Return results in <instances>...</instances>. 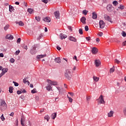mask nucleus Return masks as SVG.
<instances>
[{"label": "nucleus", "mask_w": 126, "mask_h": 126, "mask_svg": "<svg viewBox=\"0 0 126 126\" xmlns=\"http://www.w3.org/2000/svg\"><path fill=\"white\" fill-rule=\"evenodd\" d=\"M9 10L10 12H12V11H13V10H14V7H13V6L9 5Z\"/></svg>", "instance_id": "obj_24"}, {"label": "nucleus", "mask_w": 126, "mask_h": 126, "mask_svg": "<svg viewBox=\"0 0 126 126\" xmlns=\"http://www.w3.org/2000/svg\"><path fill=\"white\" fill-rule=\"evenodd\" d=\"M47 55L44 54V55H37L36 56V58L37 60H40V59H42V58H45Z\"/></svg>", "instance_id": "obj_18"}, {"label": "nucleus", "mask_w": 126, "mask_h": 126, "mask_svg": "<svg viewBox=\"0 0 126 126\" xmlns=\"http://www.w3.org/2000/svg\"><path fill=\"white\" fill-rule=\"evenodd\" d=\"M91 38V37H90V36L86 37V39L87 41H90Z\"/></svg>", "instance_id": "obj_51"}, {"label": "nucleus", "mask_w": 126, "mask_h": 126, "mask_svg": "<svg viewBox=\"0 0 126 126\" xmlns=\"http://www.w3.org/2000/svg\"><path fill=\"white\" fill-rule=\"evenodd\" d=\"M73 70H76V66H74L73 67Z\"/></svg>", "instance_id": "obj_64"}, {"label": "nucleus", "mask_w": 126, "mask_h": 126, "mask_svg": "<svg viewBox=\"0 0 126 126\" xmlns=\"http://www.w3.org/2000/svg\"><path fill=\"white\" fill-rule=\"evenodd\" d=\"M15 3V4H17V5H19V2L18 1H16Z\"/></svg>", "instance_id": "obj_63"}, {"label": "nucleus", "mask_w": 126, "mask_h": 126, "mask_svg": "<svg viewBox=\"0 0 126 126\" xmlns=\"http://www.w3.org/2000/svg\"><path fill=\"white\" fill-rule=\"evenodd\" d=\"M9 93H13V87H9Z\"/></svg>", "instance_id": "obj_28"}, {"label": "nucleus", "mask_w": 126, "mask_h": 126, "mask_svg": "<svg viewBox=\"0 0 126 126\" xmlns=\"http://www.w3.org/2000/svg\"><path fill=\"white\" fill-rule=\"evenodd\" d=\"M99 27L101 29H103L105 27V23L103 20L99 21Z\"/></svg>", "instance_id": "obj_9"}, {"label": "nucleus", "mask_w": 126, "mask_h": 126, "mask_svg": "<svg viewBox=\"0 0 126 126\" xmlns=\"http://www.w3.org/2000/svg\"><path fill=\"white\" fill-rule=\"evenodd\" d=\"M60 37L61 39L63 40V39H65V38H67V36L63 33H61Z\"/></svg>", "instance_id": "obj_21"}, {"label": "nucleus", "mask_w": 126, "mask_h": 126, "mask_svg": "<svg viewBox=\"0 0 126 126\" xmlns=\"http://www.w3.org/2000/svg\"><path fill=\"white\" fill-rule=\"evenodd\" d=\"M21 91H22V93H27V91H26V90H23V91H22V90H21Z\"/></svg>", "instance_id": "obj_54"}, {"label": "nucleus", "mask_w": 126, "mask_h": 126, "mask_svg": "<svg viewBox=\"0 0 126 126\" xmlns=\"http://www.w3.org/2000/svg\"><path fill=\"white\" fill-rule=\"evenodd\" d=\"M119 8H120V9H124V8H125V6L123 5H120Z\"/></svg>", "instance_id": "obj_45"}, {"label": "nucleus", "mask_w": 126, "mask_h": 126, "mask_svg": "<svg viewBox=\"0 0 126 126\" xmlns=\"http://www.w3.org/2000/svg\"><path fill=\"white\" fill-rule=\"evenodd\" d=\"M79 34H80L81 35H82V34H83V32L82 31V29H80L79 30Z\"/></svg>", "instance_id": "obj_41"}, {"label": "nucleus", "mask_w": 126, "mask_h": 126, "mask_svg": "<svg viewBox=\"0 0 126 126\" xmlns=\"http://www.w3.org/2000/svg\"><path fill=\"white\" fill-rule=\"evenodd\" d=\"M42 2H44V3H48V0H41Z\"/></svg>", "instance_id": "obj_50"}, {"label": "nucleus", "mask_w": 126, "mask_h": 126, "mask_svg": "<svg viewBox=\"0 0 126 126\" xmlns=\"http://www.w3.org/2000/svg\"><path fill=\"white\" fill-rule=\"evenodd\" d=\"M55 63H61L62 60H61V58L58 57L56 58L55 59Z\"/></svg>", "instance_id": "obj_19"}, {"label": "nucleus", "mask_w": 126, "mask_h": 126, "mask_svg": "<svg viewBox=\"0 0 126 126\" xmlns=\"http://www.w3.org/2000/svg\"><path fill=\"white\" fill-rule=\"evenodd\" d=\"M10 62L11 63H14V62H15V60H14V59L12 58L10 60Z\"/></svg>", "instance_id": "obj_48"}, {"label": "nucleus", "mask_w": 126, "mask_h": 126, "mask_svg": "<svg viewBox=\"0 0 126 126\" xmlns=\"http://www.w3.org/2000/svg\"><path fill=\"white\" fill-rule=\"evenodd\" d=\"M24 49H25V50H27L28 48H27V46L25 45L24 46H23Z\"/></svg>", "instance_id": "obj_62"}, {"label": "nucleus", "mask_w": 126, "mask_h": 126, "mask_svg": "<svg viewBox=\"0 0 126 126\" xmlns=\"http://www.w3.org/2000/svg\"><path fill=\"white\" fill-rule=\"evenodd\" d=\"M57 50H58V51H60V50L62 49L61 47H60L59 46H57Z\"/></svg>", "instance_id": "obj_60"}, {"label": "nucleus", "mask_w": 126, "mask_h": 126, "mask_svg": "<svg viewBox=\"0 0 126 126\" xmlns=\"http://www.w3.org/2000/svg\"><path fill=\"white\" fill-rule=\"evenodd\" d=\"M16 24H18L19 26H24V23L22 21L15 22Z\"/></svg>", "instance_id": "obj_20"}, {"label": "nucleus", "mask_w": 126, "mask_h": 126, "mask_svg": "<svg viewBox=\"0 0 126 126\" xmlns=\"http://www.w3.org/2000/svg\"><path fill=\"white\" fill-rule=\"evenodd\" d=\"M54 15L57 19H60V12L59 11L55 12Z\"/></svg>", "instance_id": "obj_13"}, {"label": "nucleus", "mask_w": 126, "mask_h": 126, "mask_svg": "<svg viewBox=\"0 0 126 126\" xmlns=\"http://www.w3.org/2000/svg\"><path fill=\"white\" fill-rule=\"evenodd\" d=\"M73 59L76 60V61H77V57H76V56H74Z\"/></svg>", "instance_id": "obj_61"}, {"label": "nucleus", "mask_w": 126, "mask_h": 126, "mask_svg": "<svg viewBox=\"0 0 126 126\" xmlns=\"http://www.w3.org/2000/svg\"><path fill=\"white\" fill-rule=\"evenodd\" d=\"M67 98H68V100H69V101L70 102V103H72V98L69 96H68V95H67Z\"/></svg>", "instance_id": "obj_36"}, {"label": "nucleus", "mask_w": 126, "mask_h": 126, "mask_svg": "<svg viewBox=\"0 0 126 126\" xmlns=\"http://www.w3.org/2000/svg\"><path fill=\"white\" fill-rule=\"evenodd\" d=\"M122 46H126V41H125L122 43Z\"/></svg>", "instance_id": "obj_55"}, {"label": "nucleus", "mask_w": 126, "mask_h": 126, "mask_svg": "<svg viewBox=\"0 0 126 126\" xmlns=\"http://www.w3.org/2000/svg\"><path fill=\"white\" fill-rule=\"evenodd\" d=\"M46 88L47 91H53V90H52V85L50 83H48L47 86L46 87Z\"/></svg>", "instance_id": "obj_12"}, {"label": "nucleus", "mask_w": 126, "mask_h": 126, "mask_svg": "<svg viewBox=\"0 0 126 126\" xmlns=\"http://www.w3.org/2000/svg\"><path fill=\"white\" fill-rule=\"evenodd\" d=\"M47 82H48L49 84H51V86H52V85L58 86V82H57V81H52L51 80H47Z\"/></svg>", "instance_id": "obj_7"}, {"label": "nucleus", "mask_w": 126, "mask_h": 126, "mask_svg": "<svg viewBox=\"0 0 126 126\" xmlns=\"http://www.w3.org/2000/svg\"><path fill=\"white\" fill-rule=\"evenodd\" d=\"M0 119L2 122H3L4 120H5V118H4V116H3V114H2V115L0 116Z\"/></svg>", "instance_id": "obj_37"}, {"label": "nucleus", "mask_w": 126, "mask_h": 126, "mask_svg": "<svg viewBox=\"0 0 126 126\" xmlns=\"http://www.w3.org/2000/svg\"><path fill=\"white\" fill-rule=\"evenodd\" d=\"M69 40L70 41H72V42H76V41H77L76 38H74L73 36H69Z\"/></svg>", "instance_id": "obj_23"}, {"label": "nucleus", "mask_w": 126, "mask_h": 126, "mask_svg": "<svg viewBox=\"0 0 126 126\" xmlns=\"http://www.w3.org/2000/svg\"><path fill=\"white\" fill-rule=\"evenodd\" d=\"M42 37H43V33H40L37 37V40H40V39H42Z\"/></svg>", "instance_id": "obj_34"}, {"label": "nucleus", "mask_w": 126, "mask_h": 126, "mask_svg": "<svg viewBox=\"0 0 126 126\" xmlns=\"http://www.w3.org/2000/svg\"><path fill=\"white\" fill-rule=\"evenodd\" d=\"M113 4L114 5V6H116V5L119 4V2H118L117 0H114L113 1Z\"/></svg>", "instance_id": "obj_32"}, {"label": "nucleus", "mask_w": 126, "mask_h": 126, "mask_svg": "<svg viewBox=\"0 0 126 126\" xmlns=\"http://www.w3.org/2000/svg\"><path fill=\"white\" fill-rule=\"evenodd\" d=\"M44 119L46 120L47 122H49V120H50V116L49 115H46L44 117Z\"/></svg>", "instance_id": "obj_31"}, {"label": "nucleus", "mask_w": 126, "mask_h": 126, "mask_svg": "<svg viewBox=\"0 0 126 126\" xmlns=\"http://www.w3.org/2000/svg\"><path fill=\"white\" fill-rule=\"evenodd\" d=\"M14 115V113L13 112H11V114L9 115V116H10L11 117H13Z\"/></svg>", "instance_id": "obj_57"}, {"label": "nucleus", "mask_w": 126, "mask_h": 126, "mask_svg": "<svg viewBox=\"0 0 126 126\" xmlns=\"http://www.w3.org/2000/svg\"><path fill=\"white\" fill-rule=\"evenodd\" d=\"M33 10L32 8H28V12H29L30 14H32V13H33Z\"/></svg>", "instance_id": "obj_29"}, {"label": "nucleus", "mask_w": 126, "mask_h": 126, "mask_svg": "<svg viewBox=\"0 0 126 126\" xmlns=\"http://www.w3.org/2000/svg\"><path fill=\"white\" fill-rule=\"evenodd\" d=\"M51 117L52 120H55L57 118V113H52Z\"/></svg>", "instance_id": "obj_22"}, {"label": "nucleus", "mask_w": 126, "mask_h": 126, "mask_svg": "<svg viewBox=\"0 0 126 126\" xmlns=\"http://www.w3.org/2000/svg\"><path fill=\"white\" fill-rule=\"evenodd\" d=\"M37 48H38V45H34L32 46V49L30 51L31 55H35L37 53V51L36 50Z\"/></svg>", "instance_id": "obj_2"}, {"label": "nucleus", "mask_w": 126, "mask_h": 126, "mask_svg": "<svg viewBox=\"0 0 126 126\" xmlns=\"http://www.w3.org/2000/svg\"><path fill=\"white\" fill-rule=\"evenodd\" d=\"M8 71V69L7 68H4L2 69V72L0 74V78H1V77L3 76L4 74H5L6 72H7Z\"/></svg>", "instance_id": "obj_4"}, {"label": "nucleus", "mask_w": 126, "mask_h": 126, "mask_svg": "<svg viewBox=\"0 0 126 126\" xmlns=\"http://www.w3.org/2000/svg\"><path fill=\"white\" fill-rule=\"evenodd\" d=\"M13 83H14V86H16V87H17V86H18V85H19L18 83L14 82V81H13Z\"/></svg>", "instance_id": "obj_42"}, {"label": "nucleus", "mask_w": 126, "mask_h": 126, "mask_svg": "<svg viewBox=\"0 0 126 126\" xmlns=\"http://www.w3.org/2000/svg\"><path fill=\"white\" fill-rule=\"evenodd\" d=\"M98 36L99 37H102L103 36V32H99L98 34H97Z\"/></svg>", "instance_id": "obj_43"}, {"label": "nucleus", "mask_w": 126, "mask_h": 126, "mask_svg": "<svg viewBox=\"0 0 126 126\" xmlns=\"http://www.w3.org/2000/svg\"><path fill=\"white\" fill-rule=\"evenodd\" d=\"M23 82L25 84H28V85H29V84H30V82H29V81L26 80V78H24L23 79Z\"/></svg>", "instance_id": "obj_26"}, {"label": "nucleus", "mask_w": 126, "mask_h": 126, "mask_svg": "<svg viewBox=\"0 0 126 126\" xmlns=\"http://www.w3.org/2000/svg\"><path fill=\"white\" fill-rule=\"evenodd\" d=\"M98 99L99 100L100 104H105V100H104V98H103V95H101Z\"/></svg>", "instance_id": "obj_11"}, {"label": "nucleus", "mask_w": 126, "mask_h": 126, "mask_svg": "<svg viewBox=\"0 0 126 126\" xmlns=\"http://www.w3.org/2000/svg\"><path fill=\"white\" fill-rule=\"evenodd\" d=\"M8 28H9V25H7L4 27V30H5V31H6L7 29H8Z\"/></svg>", "instance_id": "obj_35"}, {"label": "nucleus", "mask_w": 126, "mask_h": 126, "mask_svg": "<svg viewBox=\"0 0 126 126\" xmlns=\"http://www.w3.org/2000/svg\"><path fill=\"white\" fill-rule=\"evenodd\" d=\"M35 20H36L37 21L39 22L41 20V17H40L39 16L38 17L36 16Z\"/></svg>", "instance_id": "obj_38"}, {"label": "nucleus", "mask_w": 126, "mask_h": 126, "mask_svg": "<svg viewBox=\"0 0 126 126\" xmlns=\"http://www.w3.org/2000/svg\"><path fill=\"white\" fill-rule=\"evenodd\" d=\"M80 21L83 24H86V18L85 17H82L80 19Z\"/></svg>", "instance_id": "obj_15"}, {"label": "nucleus", "mask_w": 126, "mask_h": 126, "mask_svg": "<svg viewBox=\"0 0 126 126\" xmlns=\"http://www.w3.org/2000/svg\"><path fill=\"white\" fill-rule=\"evenodd\" d=\"M114 114V111H111L109 113H108V116L109 117H113Z\"/></svg>", "instance_id": "obj_27"}, {"label": "nucleus", "mask_w": 126, "mask_h": 126, "mask_svg": "<svg viewBox=\"0 0 126 126\" xmlns=\"http://www.w3.org/2000/svg\"><path fill=\"white\" fill-rule=\"evenodd\" d=\"M107 11L109 12H112L113 11V9H114V7L111 4L107 5L106 7Z\"/></svg>", "instance_id": "obj_6"}, {"label": "nucleus", "mask_w": 126, "mask_h": 126, "mask_svg": "<svg viewBox=\"0 0 126 126\" xmlns=\"http://www.w3.org/2000/svg\"><path fill=\"white\" fill-rule=\"evenodd\" d=\"M122 36H123V37H126V32H122Z\"/></svg>", "instance_id": "obj_49"}, {"label": "nucleus", "mask_w": 126, "mask_h": 126, "mask_svg": "<svg viewBox=\"0 0 126 126\" xmlns=\"http://www.w3.org/2000/svg\"><path fill=\"white\" fill-rule=\"evenodd\" d=\"M96 42H97V43H99L100 42V39L97 38L96 39Z\"/></svg>", "instance_id": "obj_58"}, {"label": "nucleus", "mask_w": 126, "mask_h": 126, "mask_svg": "<svg viewBox=\"0 0 126 126\" xmlns=\"http://www.w3.org/2000/svg\"><path fill=\"white\" fill-rule=\"evenodd\" d=\"M5 38L8 40H13L14 37H13V35H11L10 34H8L5 36Z\"/></svg>", "instance_id": "obj_8"}, {"label": "nucleus", "mask_w": 126, "mask_h": 126, "mask_svg": "<svg viewBox=\"0 0 126 126\" xmlns=\"http://www.w3.org/2000/svg\"><path fill=\"white\" fill-rule=\"evenodd\" d=\"M65 76L66 77L67 79L70 80L71 79V72L69 69H67L65 72Z\"/></svg>", "instance_id": "obj_3"}, {"label": "nucleus", "mask_w": 126, "mask_h": 126, "mask_svg": "<svg viewBox=\"0 0 126 126\" xmlns=\"http://www.w3.org/2000/svg\"><path fill=\"white\" fill-rule=\"evenodd\" d=\"M92 52L93 54H97L98 53V49L95 47H94L92 48Z\"/></svg>", "instance_id": "obj_16"}, {"label": "nucleus", "mask_w": 126, "mask_h": 126, "mask_svg": "<svg viewBox=\"0 0 126 126\" xmlns=\"http://www.w3.org/2000/svg\"><path fill=\"white\" fill-rule=\"evenodd\" d=\"M17 93L18 95H20V94H21V93H22V92L21 91H17Z\"/></svg>", "instance_id": "obj_52"}, {"label": "nucleus", "mask_w": 126, "mask_h": 126, "mask_svg": "<svg viewBox=\"0 0 126 126\" xmlns=\"http://www.w3.org/2000/svg\"><path fill=\"white\" fill-rule=\"evenodd\" d=\"M82 13L83 14H84V15H87V13H88V11L86 10H84L82 11Z\"/></svg>", "instance_id": "obj_33"}, {"label": "nucleus", "mask_w": 126, "mask_h": 126, "mask_svg": "<svg viewBox=\"0 0 126 126\" xmlns=\"http://www.w3.org/2000/svg\"><path fill=\"white\" fill-rule=\"evenodd\" d=\"M85 31H88V30H89V28H88V26H86L85 27Z\"/></svg>", "instance_id": "obj_46"}, {"label": "nucleus", "mask_w": 126, "mask_h": 126, "mask_svg": "<svg viewBox=\"0 0 126 126\" xmlns=\"http://www.w3.org/2000/svg\"><path fill=\"white\" fill-rule=\"evenodd\" d=\"M93 19H96L97 18V14L95 12H93Z\"/></svg>", "instance_id": "obj_25"}, {"label": "nucleus", "mask_w": 126, "mask_h": 126, "mask_svg": "<svg viewBox=\"0 0 126 126\" xmlns=\"http://www.w3.org/2000/svg\"><path fill=\"white\" fill-rule=\"evenodd\" d=\"M68 94H70V95H71V96H73V95H74V94H73V93H71V92H69L68 93Z\"/></svg>", "instance_id": "obj_56"}, {"label": "nucleus", "mask_w": 126, "mask_h": 126, "mask_svg": "<svg viewBox=\"0 0 126 126\" xmlns=\"http://www.w3.org/2000/svg\"><path fill=\"white\" fill-rule=\"evenodd\" d=\"M114 71H115V68H110V73H113V72H114Z\"/></svg>", "instance_id": "obj_40"}, {"label": "nucleus", "mask_w": 126, "mask_h": 126, "mask_svg": "<svg viewBox=\"0 0 126 126\" xmlns=\"http://www.w3.org/2000/svg\"><path fill=\"white\" fill-rule=\"evenodd\" d=\"M94 63L95 64V66L98 67V66H99L100 64H101V62L100 60H96L94 62Z\"/></svg>", "instance_id": "obj_14"}, {"label": "nucleus", "mask_w": 126, "mask_h": 126, "mask_svg": "<svg viewBox=\"0 0 126 126\" xmlns=\"http://www.w3.org/2000/svg\"><path fill=\"white\" fill-rule=\"evenodd\" d=\"M104 18L105 20H107V21H109V22H111V23H113V21H112V18L108 16V15H105Z\"/></svg>", "instance_id": "obj_5"}, {"label": "nucleus", "mask_w": 126, "mask_h": 126, "mask_svg": "<svg viewBox=\"0 0 126 126\" xmlns=\"http://www.w3.org/2000/svg\"><path fill=\"white\" fill-rule=\"evenodd\" d=\"M36 93H37V92L36 91V89H33L31 91V93H32V94H34Z\"/></svg>", "instance_id": "obj_39"}, {"label": "nucleus", "mask_w": 126, "mask_h": 126, "mask_svg": "<svg viewBox=\"0 0 126 126\" xmlns=\"http://www.w3.org/2000/svg\"><path fill=\"white\" fill-rule=\"evenodd\" d=\"M93 79H94V80L95 81V82H97V81H99V77L94 76Z\"/></svg>", "instance_id": "obj_30"}, {"label": "nucleus", "mask_w": 126, "mask_h": 126, "mask_svg": "<svg viewBox=\"0 0 126 126\" xmlns=\"http://www.w3.org/2000/svg\"><path fill=\"white\" fill-rule=\"evenodd\" d=\"M20 41H21V39L20 38H18L17 40V43H19V44L20 43Z\"/></svg>", "instance_id": "obj_53"}, {"label": "nucleus", "mask_w": 126, "mask_h": 126, "mask_svg": "<svg viewBox=\"0 0 126 126\" xmlns=\"http://www.w3.org/2000/svg\"><path fill=\"white\" fill-rule=\"evenodd\" d=\"M115 63H121V62H120V61L118 60V59H115Z\"/></svg>", "instance_id": "obj_47"}, {"label": "nucleus", "mask_w": 126, "mask_h": 126, "mask_svg": "<svg viewBox=\"0 0 126 126\" xmlns=\"http://www.w3.org/2000/svg\"><path fill=\"white\" fill-rule=\"evenodd\" d=\"M6 108L7 106L6 103H5V101L1 100V102H0V110L1 112H3V111H5Z\"/></svg>", "instance_id": "obj_1"}, {"label": "nucleus", "mask_w": 126, "mask_h": 126, "mask_svg": "<svg viewBox=\"0 0 126 126\" xmlns=\"http://www.w3.org/2000/svg\"><path fill=\"white\" fill-rule=\"evenodd\" d=\"M43 21H45V22H51V18L49 17H45L43 18Z\"/></svg>", "instance_id": "obj_17"}, {"label": "nucleus", "mask_w": 126, "mask_h": 126, "mask_svg": "<svg viewBox=\"0 0 126 126\" xmlns=\"http://www.w3.org/2000/svg\"><path fill=\"white\" fill-rule=\"evenodd\" d=\"M20 53V50H17L15 52L16 55L17 56V55H19Z\"/></svg>", "instance_id": "obj_44"}, {"label": "nucleus", "mask_w": 126, "mask_h": 126, "mask_svg": "<svg viewBox=\"0 0 126 126\" xmlns=\"http://www.w3.org/2000/svg\"><path fill=\"white\" fill-rule=\"evenodd\" d=\"M0 58H3V54L0 53Z\"/></svg>", "instance_id": "obj_59"}, {"label": "nucleus", "mask_w": 126, "mask_h": 126, "mask_svg": "<svg viewBox=\"0 0 126 126\" xmlns=\"http://www.w3.org/2000/svg\"><path fill=\"white\" fill-rule=\"evenodd\" d=\"M25 123V117L24 116H22L21 118V125L22 126H25L24 123Z\"/></svg>", "instance_id": "obj_10"}]
</instances>
